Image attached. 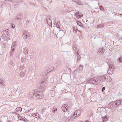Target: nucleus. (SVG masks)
Wrapping results in <instances>:
<instances>
[{
  "mask_svg": "<svg viewBox=\"0 0 122 122\" xmlns=\"http://www.w3.org/2000/svg\"><path fill=\"white\" fill-rule=\"evenodd\" d=\"M29 95L30 98L33 99H41L43 98V95L41 92L37 91L36 90H32L30 92Z\"/></svg>",
  "mask_w": 122,
  "mask_h": 122,
  "instance_id": "nucleus-1",
  "label": "nucleus"
},
{
  "mask_svg": "<svg viewBox=\"0 0 122 122\" xmlns=\"http://www.w3.org/2000/svg\"><path fill=\"white\" fill-rule=\"evenodd\" d=\"M107 64L109 67L107 71V72L109 75H112L114 72V64L113 63L111 62L110 61L108 62Z\"/></svg>",
  "mask_w": 122,
  "mask_h": 122,
  "instance_id": "nucleus-2",
  "label": "nucleus"
},
{
  "mask_svg": "<svg viewBox=\"0 0 122 122\" xmlns=\"http://www.w3.org/2000/svg\"><path fill=\"white\" fill-rule=\"evenodd\" d=\"M47 78V76H46L44 78L43 81L40 83L39 88V91L42 92L46 89L45 85L46 82Z\"/></svg>",
  "mask_w": 122,
  "mask_h": 122,
  "instance_id": "nucleus-3",
  "label": "nucleus"
},
{
  "mask_svg": "<svg viewBox=\"0 0 122 122\" xmlns=\"http://www.w3.org/2000/svg\"><path fill=\"white\" fill-rule=\"evenodd\" d=\"M100 79L101 81L105 82H109L112 80L108 75H105L101 76Z\"/></svg>",
  "mask_w": 122,
  "mask_h": 122,
  "instance_id": "nucleus-4",
  "label": "nucleus"
},
{
  "mask_svg": "<svg viewBox=\"0 0 122 122\" xmlns=\"http://www.w3.org/2000/svg\"><path fill=\"white\" fill-rule=\"evenodd\" d=\"M23 37L25 40H30V35L27 31H25L23 33Z\"/></svg>",
  "mask_w": 122,
  "mask_h": 122,
  "instance_id": "nucleus-5",
  "label": "nucleus"
},
{
  "mask_svg": "<svg viewBox=\"0 0 122 122\" xmlns=\"http://www.w3.org/2000/svg\"><path fill=\"white\" fill-rule=\"evenodd\" d=\"M2 37L5 40H10L9 35L8 34L6 33L5 31H3L1 33Z\"/></svg>",
  "mask_w": 122,
  "mask_h": 122,
  "instance_id": "nucleus-6",
  "label": "nucleus"
},
{
  "mask_svg": "<svg viewBox=\"0 0 122 122\" xmlns=\"http://www.w3.org/2000/svg\"><path fill=\"white\" fill-rule=\"evenodd\" d=\"M97 79L96 78H91L88 80L87 82L88 83L94 85H96L97 84V81L96 80Z\"/></svg>",
  "mask_w": 122,
  "mask_h": 122,
  "instance_id": "nucleus-7",
  "label": "nucleus"
},
{
  "mask_svg": "<svg viewBox=\"0 0 122 122\" xmlns=\"http://www.w3.org/2000/svg\"><path fill=\"white\" fill-rule=\"evenodd\" d=\"M23 18V14L22 13H20L17 15L15 18V19L19 21H21Z\"/></svg>",
  "mask_w": 122,
  "mask_h": 122,
  "instance_id": "nucleus-8",
  "label": "nucleus"
},
{
  "mask_svg": "<svg viewBox=\"0 0 122 122\" xmlns=\"http://www.w3.org/2000/svg\"><path fill=\"white\" fill-rule=\"evenodd\" d=\"M51 18V17L50 16H49L47 17L46 19V21L48 24L49 26L51 25V26L52 27V24Z\"/></svg>",
  "mask_w": 122,
  "mask_h": 122,
  "instance_id": "nucleus-9",
  "label": "nucleus"
},
{
  "mask_svg": "<svg viewBox=\"0 0 122 122\" xmlns=\"http://www.w3.org/2000/svg\"><path fill=\"white\" fill-rule=\"evenodd\" d=\"M22 110V108L21 107H18L14 111L12 112V114H18L16 113V112H20Z\"/></svg>",
  "mask_w": 122,
  "mask_h": 122,
  "instance_id": "nucleus-10",
  "label": "nucleus"
},
{
  "mask_svg": "<svg viewBox=\"0 0 122 122\" xmlns=\"http://www.w3.org/2000/svg\"><path fill=\"white\" fill-rule=\"evenodd\" d=\"M115 107H117L120 105L122 101L121 100H118L113 101Z\"/></svg>",
  "mask_w": 122,
  "mask_h": 122,
  "instance_id": "nucleus-11",
  "label": "nucleus"
},
{
  "mask_svg": "<svg viewBox=\"0 0 122 122\" xmlns=\"http://www.w3.org/2000/svg\"><path fill=\"white\" fill-rule=\"evenodd\" d=\"M20 75L21 77H24L26 74V70L24 69L23 70L20 71Z\"/></svg>",
  "mask_w": 122,
  "mask_h": 122,
  "instance_id": "nucleus-12",
  "label": "nucleus"
},
{
  "mask_svg": "<svg viewBox=\"0 0 122 122\" xmlns=\"http://www.w3.org/2000/svg\"><path fill=\"white\" fill-rule=\"evenodd\" d=\"M104 51V49L103 47H102V48H99L98 51V53L99 54H100L102 55Z\"/></svg>",
  "mask_w": 122,
  "mask_h": 122,
  "instance_id": "nucleus-13",
  "label": "nucleus"
},
{
  "mask_svg": "<svg viewBox=\"0 0 122 122\" xmlns=\"http://www.w3.org/2000/svg\"><path fill=\"white\" fill-rule=\"evenodd\" d=\"M75 16H76L77 18H79L83 16V15L79 12L75 13Z\"/></svg>",
  "mask_w": 122,
  "mask_h": 122,
  "instance_id": "nucleus-14",
  "label": "nucleus"
},
{
  "mask_svg": "<svg viewBox=\"0 0 122 122\" xmlns=\"http://www.w3.org/2000/svg\"><path fill=\"white\" fill-rule=\"evenodd\" d=\"M74 114H75L77 116H79L81 113V111L80 110H77L74 112Z\"/></svg>",
  "mask_w": 122,
  "mask_h": 122,
  "instance_id": "nucleus-15",
  "label": "nucleus"
},
{
  "mask_svg": "<svg viewBox=\"0 0 122 122\" xmlns=\"http://www.w3.org/2000/svg\"><path fill=\"white\" fill-rule=\"evenodd\" d=\"M32 115L37 118H40V117L39 114L36 113L32 114Z\"/></svg>",
  "mask_w": 122,
  "mask_h": 122,
  "instance_id": "nucleus-16",
  "label": "nucleus"
},
{
  "mask_svg": "<svg viewBox=\"0 0 122 122\" xmlns=\"http://www.w3.org/2000/svg\"><path fill=\"white\" fill-rule=\"evenodd\" d=\"M76 45H73V50L74 51L76 52V53H77V54L78 55H79L78 53V50L77 48L75 47Z\"/></svg>",
  "mask_w": 122,
  "mask_h": 122,
  "instance_id": "nucleus-17",
  "label": "nucleus"
},
{
  "mask_svg": "<svg viewBox=\"0 0 122 122\" xmlns=\"http://www.w3.org/2000/svg\"><path fill=\"white\" fill-rule=\"evenodd\" d=\"M108 106L109 107H110L111 108H114L115 107V105L114 104L113 101L109 103Z\"/></svg>",
  "mask_w": 122,
  "mask_h": 122,
  "instance_id": "nucleus-18",
  "label": "nucleus"
},
{
  "mask_svg": "<svg viewBox=\"0 0 122 122\" xmlns=\"http://www.w3.org/2000/svg\"><path fill=\"white\" fill-rule=\"evenodd\" d=\"M24 87H23L21 86L20 87H19V88H18L17 90H19V91L20 93H23L24 92Z\"/></svg>",
  "mask_w": 122,
  "mask_h": 122,
  "instance_id": "nucleus-19",
  "label": "nucleus"
},
{
  "mask_svg": "<svg viewBox=\"0 0 122 122\" xmlns=\"http://www.w3.org/2000/svg\"><path fill=\"white\" fill-rule=\"evenodd\" d=\"M28 51H29L27 48L25 47L24 48V53L25 55H26L28 53Z\"/></svg>",
  "mask_w": 122,
  "mask_h": 122,
  "instance_id": "nucleus-20",
  "label": "nucleus"
},
{
  "mask_svg": "<svg viewBox=\"0 0 122 122\" xmlns=\"http://www.w3.org/2000/svg\"><path fill=\"white\" fill-rule=\"evenodd\" d=\"M78 69L79 70V71L81 72L83 70V66L80 64Z\"/></svg>",
  "mask_w": 122,
  "mask_h": 122,
  "instance_id": "nucleus-21",
  "label": "nucleus"
},
{
  "mask_svg": "<svg viewBox=\"0 0 122 122\" xmlns=\"http://www.w3.org/2000/svg\"><path fill=\"white\" fill-rule=\"evenodd\" d=\"M67 105L65 104L64 105V106H63L62 107V110L64 112L67 110V108L66 107H67Z\"/></svg>",
  "mask_w": 122,
  "mask_h": 122,
  "instance_id": "nucleus-22",
  "label": "nucleus"
},
{
  "mask_svg": "<svg viewBox=\"0 0 122 122\" xmlns=\"http://www.w3.org/2000/svg\"><path fill=\"white\" fill-rule=\"evenodd\" d=\"M55 64L57 67L59 66L60 65V61L57 60L55 62Z\"/></svg>",
  "mask_w": 122,
  "mask_h": 122,
  "instance_id": "nucleus-23",
  "label": "nucleus"
},
{
  "mask_svg": "<svg viewBox=\"0 0 122 122\" xmlns=\"http://www.w3.org/2000/svg\"><path fill=\"white\" fill-rule=\"evenodd\" d=\"M108 117L107 116H105L104 117L102 118V122H104L105 121L107 120L108 119Z\"/></svg>",
  "mask_w": 122,
  "mask_h": 122,
  "instance_id": "nucleus-24",
  "label": "nucleus"
},
{
  "mask_svg": "<svg viewBox=\"0 0 122 122\" xmlns=\"http://www.w3.org/2000/svg\"><path fill=\"white\" fill-rule=\"evenodd\" d=\"M15 47H11V52L10 53V55L11 56H12L13 55V53L14 52V49H15Z\"/></svg>",
  "mask_w": 122,
  "mask_h": 122,
  "instance_id": "nucleus-25",
  "label": "nucleus"
},
{
  "mask_svg": "<svg viewBox=\"0 0 122 122\" xmlns=\"http://www.w3.org/2000/svg\"><path fill=\"white\" fill-rule=\"evenodd\" d=\"M4 83L5 82L4 80H2L1 79H0V84L1 85H2L3 86H5V85Z\"/></svg>",
  "mask_w": 122,
  "mask_h": 122,
  "instance_id": "nucleus-26",
  "label": "nucleus"
},
{
  "mask_svg": "<svg viewBox=\"0 0 122 122\" xmlns=\"http://www.w3.org/2000/svg\"><path fill=\"white\" fill-rule=\"evenodd\" d=\"M77 23L78 25L81 26V27H82L83 25L82 24L80 21H78L77 22Z\"/></svg>",
  "mask_w": 122,
  "mask_h": 122,
  "instance_id": "nucleus-27",
  "label": "nucleus"
},
{
  "mask_svg": "<svg viewBox=\"0 0 122 122\" xmlns=\"http://www.w3.org/2000/svg\"><path fill=\"white\" fill-rule=\"evenodd\" d=\"M56 24H55L56 25L58 28H60V22L59 21H57L56 22Z\"/></svg>",
  "mask_w": 122,
  "mask_h": 122,
  "instance_id": "nucleus-28",
  "label": "nucleus"
},
{
  "mask_svg": "<svg viewBox=\"0 0 122 122\" xmlns=\"http://www.w3.org/2000/svg\"><path fill=\"white\" fill-rule=\"evenodd\" d=\"M17 44V42L16 41H15L12 44L11 47H15V46Z\"/></svg>",
  "mask_w": 122,
  "mask_h": 122,
  "instance_id": "nucleus-29",
  "label": "nucleus"
},
{
  "mask_svg": "<svg viewBox=\"0 0 122 122\" xmlns=\"http://www.w3.org/2000/svg\"><path fill=\"white\" fill-rule=\"evenodd\" d=\"M9 65L10 67V68H11L15 65V64L13 63L12 61H10V62Z\"/></svg>",
  "mask_w": 122,
  "mask_h": 122,
  "instance_id": "nucleus-30",
  "label": "nucleus"
},
{
  "mask_svg": "<svg viewBox=\"0 0 122 122\" xmlns=\"http://www.w3.org/2000/svg\"><path fill=\"white\" fill-rule=\"evenodd\" d=\"M77 117V116L74 113L72 115L71 117V118L72 119H75Z\"/></svg>",
  "mask_w": 122,
  "mask_h": 122,
  "instance_id": "nucleus-31",
  "label": "nucleus"
},
{
  "mask_svg": "<svg viewBox=\"0 0 122 122\" xmlns=\"http://www.w3.org/2000/svg\"><path fill=\"white\" fill-rule=\"evenodd\" d=\"M99 9L101 11H105V9L103 6L102 5L100 6L99 7Z\"/></svg>",
  "mask_w": 122,
  "mask_h": 122,
  "instance_id": "nucleus-32",
  "label": "nucleus"
},
{
  "mask_svg": "<svg viewBox=\"0 0 122 122\" xmlns=\"http://www.w3.org/2000/svg\"><path fill=\"white\" fill-rule=\"evenodd\" d=\"M19 118V120H22L25 122H27V121H28V120L27 119H26L25 120V119H24L22 117H20V118Z\"/></svg>",
  "mask_w": 122,
  "mask_h": 122,
  "instance_id": "nucleus-33",
  "label": "nucleus"
},
{
  "mask_svg": "<svg viewBox=\"0 0 122 122\" xmlns=\"http://www.w3.org/2000/svg\"><path fill=\"white\" fill-rule=\"evenodd\" d=\"M73 29L74 32H76L77 31L78 29L75 26H73Z\"/></svg>",
  "mask_w": 122,
  "mask_h": 122,
  "instance_id": "nucleus-34",
  "label": "nucleus"
},
{
  "mask_svg": "<svg viewBox=\"0 0 122 122\" xmlns=\"http://www.w3.org/2000/svg\"><path fill=\"white\" fill-rule=\"evenodd\" d=\"M19 68L20 70V71L23 70L24 69H24V66H20Z\"/></svg>",
  "mask_w": 122,
  "mask_h": 122,
  "instance_id": "nucleus-35",
  "label": "nucleus"
},
{
  "mask_svg": "<svg viewBox=\"0 0 122 122\" xmlns=\"http://www.w3.org/2000/svg\"><path fill=\"white\" fill-rule=\"evenodd\" d=\"M76 3L78 5H83V3L82 2L79 0H78V2H77Z\"/></svg>",
  "mask_w": 122,
  "mask_h": 122,
  "instance_id": "nucleus-36",
  "label": "nucleus"
},
{
  "mask_svg": "<svg viewBox=\"0 0 122 122\" xmlns=\"http://www.w3.org/2000/svg\"><path fill=\"white\" fill-rule=\"evenodd\" d=\"M54 69V68L53 67H52L50 69L48 70H47V73L50 72L51 71Z\"/></svg>",
  "mask_w": 122,
  "mask_h": 122,
  "instance_id": "nucleus-37",
  "label": "nucleus"
},
{
  "mask_svg": "<svg viewBox=\"0 0 122 122\" xmlns=\"http://www.w3.org/2000/svg\"><path fill=\"white\" fill-rule=\"evenodd\" d=\"M118 61L120 62H122V57H119L118 59Z\"/></svg>",
  "mask_w": 122,
  "mask_h": 122,
  "instance_id": "nucleus-38",
  "label": "nucleus"
},
{
  "mask_svg": "<svg viewBox=\"0 0 122 122\" xmlns=\"http://www.w3.org/2000/svg\"><path fill=\"white\" fill-rule=\"evenodd\" d=\"M104 27V26L101 25L100 24L98 25L97 28L99 29L101 28H102Z\"/></svg>",
  "mask_w": 122,
  "mask_h": 122,
  "instance_id": "nucleus-39",
  "label": "nucleus"
},
{
  "mask_svg": "<svg viewBox=\"0 0 122 122\" xmlns=\"http://www.w3.org/2000/svg\"><path fill=\"white\" fill-rule=\"evenodd\" d=\"M57 108H53V112L54 113H55V112H56V111H57Z\"/></svg>",
  "mask_w": 122,
  "mask_h": 122,
  "instance_id": "nucleus-40",
  "label": "nucleus"
},
{
  "mask_svg": "<svg viewBox=\"0 0 122 122\" xmlns=\"http://www.w3.org/2000/svg\"><path fill=\"white\" fill-rule=\"evenodd\" d=\"M11 26L12 28H14L15 27V26L14 25L11 24Z\"/></svg>",
  "mask_w": 122,
  "mask_h": 122,
  "instance_id": "nucleus-41",
  "label": "nucleus"
},
{
  "mask_svg": "<svg viewBox=\"0 0 122 122\" xmlns=\"http://www.w3.org/2000/svg\"><path fill=\"white\" fill-rule=\"evenodd\" d=\"M105 87H102V92H103V91L105 90Z\"/></svg>",
  "mask_w": 122,
  "mask_h": 122,
  "instance_id": "nucleus-42",
  "label": "nucleus"
},
{
  "mask_svg": "<svg viewBox=\"0 0 122 122\" xmlns=\"http://www.w3.org/2000/svg\"><path fill=\"white\" fill-rule=\"evenodd\" d=\"M72 0L76 3V2H78V0Z\"/></svg>",
  "mask_w": 122,
  "mask_h": 122,
  "instance_id": "nucleus-43",
  "label": "nucleus"
},
{
  "mask_svg": "<svg viewBox=\"0 0 122 122\" xmlns=\"http://www.w3.org/2000/svg\"><path fill=\"white\" fill-rule=\"evenodd\" d=\"M80 36L81 37H82V32L81 31V32H80Z\"/></svg>",
  "mask_w": 122,
  "mask_h": 122,
  "instance_id": "nucleus-44",
  "label": "nucleus"
},
{
  "mask_svg": "<svg viewBox=\"0 0 122 122\" xmlns=\"http://www.w3.org/2000/svg\"><path fill=\"white\" fill-rule=\"evenodd\" d=\"M18 6V5L16 4L14 5V7L15 8L16 7H17Z\"/></svg>",
  "mask_w": 122,
  "mask_h": 122,
  "instance_id": "nucleus-45",
  "label": "nucleus"
},
{
  "mask_svg": "<svg viewBox=\"0 0 122 122\" xmlns=\"http://www.w3.org/2000/svg\"><path fill=\"white\" fill-rule=\"evenodd\" d=\"M64 119L66 121V120H67V117H65L64 118Z\"/></svg>",
  "mask_w": 122,
  "mask_h": 122,
  "instance_id": "nucleus-46",
  "label": "nucleus"
},
{
  "mask_svg": "<svg viewBox=\"0 0 122 122\" xmlns=\"http://www.w3.org/2000/svg\"><path fill=\"white\" fill-rule=\"evenodd\" d=\"M80 57H77V61H79V60L80 59Z\"/></svg>",
  "mask_w": 122,
  "mask_h": 122,
  "instance_id": "nucleus-47",
  "label": "nucleus"
},
{
  "mask_svg": "<svg viewBox=\"0 0 122 122\" xmlns=\"http://www.w3.org/2000/svg\"><path fill=\"white\" fill-rule=\"evenodd\" d=\"M30 5H35L34 4H33L32 3H30Z\"/></svg>",
  "mask_w": 122,
  "mask_h": 122,
  "instance_id": "nucleus-48",
  "label": "nucleus"
},
{
  "mask_svg": "<svg viewBox=\"0 0 122 122\" xmlns=\"http://www.w3.org/2000/svg\"><path fill=\"white\" fill-rule=\"evenodd\" d=\"M5 1H10L11 0H5Z\"/></svg>",
  "mask_w": 122,
  "mask_h": 122,
  "instance_id": "nucleus-49",
  "label": "nucleus"
},
{
  "mask_svg": "<svg viewBox=\"0 0 122 122\" xmlns=\"http://www.w3.org/2000/svg\"><path fill=\"white\" fill-rule=\"evenodd\" d=\"M56 23H56V22L55 23H54V24L55 25H56L55 24H56Z\"/></svg>",
  "mask_w": 122,
  "mask_h": 122,
  "instance_id": "nucleus-50",
  "label": "nucleus"
},
{
  "mask_svg": "<svg viewBox=\"0 0 122 122\" xmlns=\"http://www.w3.org/2000/svg\"><path fill=\"white\" fill-rule=\"evenodd\" d=\"M85 122H89V121L88 120H86Z\"/></svg>",
  "mask_w": 122,
  "mask_h": 122,
  "instance_id": "nucleus-51",
  "label": "nucleus"
},
{
  "mask_svg": "<svg viewBox=\"0 0 122 122\" xmlns=\"http://www.w3.org/2000/svg\"><path fill=\"white\" fill-rule=\"evenodd\" d=\"M30 58H30L29 59H28V60H29L31 58V59H32L31 58V57H30Z\"/></svg>",
  "mask_w": 122,
  "mask_h": 122,
  "instance_id": "nucleus-52",
  "label": "nucleus"
},
{
  "mask_svg": "<svg viewBox=\"0 0 122 122\" xmlns=\"http://www.w3.org/2000/svg\"><path fill=\"white\" fill-rule=\"evenodd\" d=\"M119 14L120 15H122V14Z\"/></svg>",
  "mask_w": 122,
  "mask_h": 122,
  "instance_id": "nucleus-53",
  "label": "nucleus"
},
{
  "mask_svg": "<svg viewBox=\"0 0 122 122\" xmlns=\"http://www.w3.org/2000/svg\"><path fill=\"white\" fill-rule=\"evenodd\" d=\"M78 31L80 32H80H81V31H80V30H78Z\"/></svg>",
  "mask_w": 122,
  "mask_h": 122,
  "instance_id": "nucleus-54",
  "label": "nucleus"
},
{
  "mask_svg": "<svg viewBox=\"0 0 122 122\" xmlns=\"http://www.w3.org/2000/svg\"><path fill=\"white\" fill-rule=\"evenodd\" d=\"M19 57V56H17V57H17V58H18V57Z\"/></svg>",
  "mask_w": 122,
  "mask_h": 122,
  "instance_id": "nucleus-55",
  "label": "nucleus"
},
{
  "mask_svg": "<svg viewBox=\"0 0 122 122\" xmlns=\"http://www.w3.org/2000/svg\"><path fill=\"white\" fill-rule=\"evenodd\" d=\"M22 59H21L22 61Z\"/></svg>",
  "mask_w": 122,
  "mask_h": 122,
  "instance_id": "nucleus-56",
  "label": "nucleus"
}]
</instances>
